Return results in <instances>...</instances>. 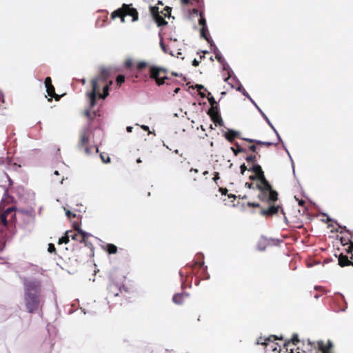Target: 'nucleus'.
Listing matches in <instances>:
<instances>
[{
	"mask_svg": "<svg viewBox=\"0 0 353 353\" xmlns=\"http://www.w3.org/2000/svg\"><path fill=\"white\" fill-rule=\"evenodd\" d=\"M239 90L240 91H242V89H241V87L240 86L239 88H238Z\"/></svg>",
	"mask_w": 353,
	"mask_h": 353,
	"instance_id": "338daca9",
	"label": "nucleus"
},
{
	"mask_svg": "<svg viewBox=\"0 0 353 353\" xmlns=\"http://www.w3.org/2000/svg\"><path fill=\"white\" fill-rule=\"evenodd\" d=\"M208 174V171H205V172H203V174H204V175H207Z\"/></svg>",
	"mask_w": 353,
	"mask_h": 353,
	"instance_id": "680f3d73",
	"label": "nucleus"
},
{
	"mask_svg": "<svg viewBox=\"0 0 353 353\" xmlns=\"http://www.w3.org/2000/svg\"><path fill=\"white\" fill-rule=\"evenodd\" d=\"M190 172H194L195 173H197L198 172V170L194 169V168H191L190 169Z\"/></svg>",
	"mask_w": 353,
	"mask_h": 353,
	"instance_id": "6e6d98bb",
	"label": "nucleus"
},
{
	"mask_svg": "<svg viewBox=\"0 0 353 353\" xmlns=\"http://www.w3.org/2000/svg\"><path fill=\"white\" fill-rule=\"evenodd\" d=\"M249 179L251 180V181H256L257 180L259 182L258 183H260V177L259 176H256V174H254V175H251L250 176Z\"/></svg>",
	"mask_w": 353,
	"mask_h": 353,
	"instance_id": "79ce46f5",
	"label": "nucleus"
},
{
	"mask_svg": "<svg viewBox=\"0 0 353 353\" xmlns=\"http://www.w3.org/2000/svg\"><path fill=\"white\" fill-rule=\"evenodd\" d=\"M45 86L46 88V92L51 98H54L56 101H59L61 97L56 94L55 88L52 83V79L48 77L45 79Z\"/></svg>",
	"mask_w": 353,
	"mask_h": 353,
	"instance_id": "f8f14e48",
	"label": "nucleus"
},
{
	"mask_svg": "<svg viewBox=\"0 0 353 353\" xmlns=\"http://www.w3.org/2000/svg\"><path fill=\"white\" fill-rule=\"evenodd\" d=\"M124 64H125V68H131L133 65V61L131 59H128L127 60H125Z\"/></svg>",
	"mask_w": 353,
	"mask_h": 353,
	"instance_id": "72a5a7b5",
	"label": "nucleus"
},
{
	"mask_svg": "<svg viewBox=\"0 0 353 353\" xmlns=\"http://www.w3.org/2000/svg\"><path fill=\"white\" fill-rule=\"evenodd\" d=\"M347 253L350 254L349 259L347 256L340 254L338 257L339 265L341 267L353 265V242L350 241V246L347 249Z\"/></svg>",
	"mask_w": 353,
	"mask_h": 353,
	"instance_id": "1a4fd4ad",
	"label": "nucleus"
},
{
	"mask_svg": "<svg viewBox=\"0 0 353 353\" xmlns=\"http://www.w3.org/2000/svg\"><path fill=\"white\" fill-rule=\"evenodd\" d=\"M228 197L230 198V197H235L234 195L231 194V195H228Z\"/></svg>",
	"mask_w": 353,
	"mask_h": 353,
	"instance_id": "0e129e2a",
	"label": "nucleus"
},
{
	"mask_svg": "<svg viewBox=\"0 0 353 353\" xmlns=\"http://www.w3.org/2000/svg\"><path fill=\"white\" fill-rule=\"evenodd\" d=\"M196 88L197 89V90L199 91V94L202 97V98H204L205 97V94L203 93V92H201V90H205L204 86L202 85H199V84H197L196 85Z\"/></svg>",
	"mask_w": 353,
	"mask_h": 353,
	"instance_id": "c85d7f7f",
	"label": "nucleus"
},
{
	"mask_svg": "<svg viewBox=\"0 0 353 353\" xmlns=\"http://www.w3.org/2000/svg\"><path fill=\"white\" fill-rule=\"evenodd\" d=\"M133 128L132 126H128L126 130L128 132H132Z\"/></svg>",
	"mask_w": 353,
	"mask_h": 353,
	"instance_id": "09e8293b",
	"label": "nucleus"
},
{
	"mask_svg": "<svg viewBox=\"0 0 353 353\" xmlns=\"http://www.w3.org/2000/svg\"><path fill=\"white\" fill-rule=\"evenodd\" d=\"M257 108L259 109V110L260 111V112L261 113V114L263 115V117L265 119V121L268 123V124L271 126V128L275 131V132L276 133L277 136L279 137V134H278L277 132L276 131V130L274 129V128L273 127V125L270 123V121L268 119V118L267 117V116L258 107H257Z\"/></svg>",
	"mask_w": 353,
	"mask_h": 353,
	"instance_id": "c756f323",
	"label": "nucleus"
},
{
	"mask_svg": "<svg viewBox=\"0 0 353 353\" xmlns=\"http://www.w3.org/2000/svg\"><path fill=\"white\" fill-rule=\"evenodd\" d=\"M257 156L259 157H261V155L259 154H253V155H249V156H247L246 158H245V160L247 162L250 163H253L254 164H256L255 163L257 161Z\"/></svg>",
	"mask_w": 353,
	"mask_h": 353,
	"instance_id": "b1692460",
	"label": "nucleus"
},
{
	"mask_svg": "<svg viewBox=\"0 0 353 353\" xmlns=\"http://www.w3.org/2000/svg\"><path fill=\"white\" fill-rule=\"evenodd\" d=\"M208 99L211 105L210 108H212V110H213V109H216V108H218L217 102L215 101L214 98L212 96H211L210 92H208Z\"/></svg>",
	"mask_w": 353,
	"mask_h": 353,
	"instance_id": "412c9836",
	"label": "nucleus"
},
{
	"mask_svg": "<svg viewBox=\"0 0 353 353\" xmlns=\"http://www.w3.org/2000/svg\"><path fill=\"white\" fill-rule=\"evenodd\" d=\"M257 108L259 109V110L260 111V112L261 113V114L263 115V117L265 119V121L268 123V124L271 126V128L275 131V132L276 133L277 136L279 137V134H278L277 132L276 131V130L274 129V128L273 127V125L270 123V121L268 119V118L267 117V116L258 107H257Z\"/></svg>",
	"mask_w": 353,
	"mask_h": 353,
	"instance_id": "7c9ffc66",
	"label": "nucleus"
},
{
	"mask_svg": "<svg viewBox=\"0 0 353 353\" xmlns=\"http://www.w3.org/2000/svg\"><path fill=\"white\" fill-rule=\"evenodd\" d=\"M65 214L66 216L68 217V218H72V217H76V214L74 213H72L71 211L70 210H66L65 211Z\"/></svg>",
	"mask_w": 353,
	"mask_h": 353,
	"instance_id": "58836bf2",
	"label": "nucleus"
},
{
	"mask_svg": "<svg viewBox=\"0 0 353 353\" xmlns=\"http://www.w3.org/2000/svg\"><path fill=\"white\" fill-rule=\"evenodd\" d=\"M5 243H2L0 245V250H2L4 248Z\"/></svg>",
	"mask_w": 353,
	"mask_h": 353,
	"instance_id": "4d7b16f0",
	"label": "nucleus"
},
{
	"mask_svg": "<svg viewBox=\"0 0 353 353\" xmlns=\"http://www.w3.org/2000/svg\"><path fill=\"white\" fill-rule=\"evenodd\" d=\"M70 233H72V230L65 232V235L59 239L58 243H68L69 242V239L70 238Z\"/></svg>",
	"mask_w": 353,
	"mask_h": 353,
	"instance_id": "a211bd4d",
	"label": "nucleus"
},
{
	"mask_svg": "<svg viewBox=\"0 0 353 353\" xmlns=\"http://www.w3.org/2000/svg\"><path fill=\"white\" fill-rule=\"evenodd\" d=\"M247 205L250 208H261V205L259 203L248 202Z\"/></svg>",
	"mask_w": 353,
	"mask_h": 353,
	"instance_id": "c9c22d12",
	"label": "nucleus"
},
{
	"mask_svg": "<svg viewBox=\"0 0 353 353\" xmlns=\"http://www.w3.org/2000/svg\"><path fill=\"white\" fill-rule=\"evenodd\" d=\"M250 171H252L254 173V174L256 175V176L260 177V183H266V181H268L267 179L265 176L264 172L262 170V168L259 164H254L252 167L249 169Z\"/></svg>",
	"mask_w": 353,
	"mask_h": 353,
	"instance_id": "4468645a",
	"label": "nucleus"
},
{
	"mask_svg": "<svg viewBox=\"0 0 353 353\" xmlns=\"http://www.w3.org/2000/svg\"><path fill=\"white\" fill-rule=\"evenodd\" d=\"M208 114L210 117L212 121L215 125H219L220 126L223 125V121L219 112L218 108L213 110L212 108H210L208 111Z\"/></svg>",
	"mask_w": 353,
	"mask_h": 353,
	"instance_id": "ddd939ff",
	"label": "nucleus"
},
{
	"mask_svg": "<svg viewBox=\"0 0 353 353\" xmlns=\"http://www.w3.org/2000/svg\"><path fill=\"white\" fill-rule=\"evenodd\" d=\"M141 128L143 129L144 130H149V128L147 125H142Z\"/></svg>",
	"mask_w": 353,
	"mask_h": 353,
	"instance_id": "603ef678",
	"label": "nucleus"
},
{
	"mask_svg": "<svg viewBox=\"0 0 353 353\" xmlns=\"http://www.w3.org/2000/svg\"><path fill=\"white\" fill-rule=\"evenodd\" d=\"M208 27L201 28V37L205 39L208 42H210V37H209Z\"/></svg>",
	"mask_w": 353,
	"mask_h": 353,
	"instance_id": "4be33fe9",
	"label": "nucleus"
},
{
	"mask_svg": "<svg viewBox=\"0 0 353 353\" xmlns=\"http://www.w3.org/2000/svg\"><path fill=\"white\" fill-rule=\"evenodd\" d=\"M200 19L199 20V24L201 28L207 27L206 20L204 17L203 11L199 12Z\"/></svg>",
	"mask_w": 353,
	"mask_h": 353,
	"instance_id": "5701e85b",
	"label": "nucleus"
},
{
	"mask_svg": "<svg viewBox=\"0 0 353 353\" xmlns=\"http://www.w3.org/2000/svg\"><path fill=\"white\" fill-rule=\"evenodd\" d=\"M230 150L233 152L235 156H237L239 153L241 152L247 153V150L242 148L237 142L234 143V146L231 147Z\"/></svg>",
	"mask_w": 353,
	"mask_h": 353,
	"instance_id": "f3484780",
	"label": "nucleus"
},
{
	"mask_svg": "<svg viewBox=\"0 0 353 353\" xmlns=\"http://www.w3.org/2000/svg\"><path fill=\"white\" fill-rule=\"evenodd\" d=\"M109 254H116L117 252V247L112 243H108L105 249Z\"/></svg>",
	"mask_w": 353,
	"mask_h": 353,
	"instance_id": "aec40b11",
	"label": "nucleus"
},
{
	"mask_svg": "<svg viewBox=\"0 0 353 353\" xmlns=\"http://www.w3.org/2000/svg\"><path fill=\"white\" fill-rule=\"evenodd\" d=\"M184 300V294H176L173 296L172 301L176 304H181L183 303Z\"/></svg>",
	"mask_w": 353,
	"mask_h": 353,
	"instance_id": "6ab92c4d",
	"label": "nucleus"
},
{
	"mask_svg": "<svg viewBox=\"0 0 353 353\" xmlns=\"http://www.w3.org/2000/svg\"><path fill=\"white\" fill-rule=\"evenodd\" d=\"M248 149H249L250 151H252V152H253L256 153V154H259V152H258V151H257V148H256V146L254 144H252V145H249V146H248Z\"/></svg>",
	"mask_w": 353,
	"mask_h": 353,
	"instance_id": "e433bc0d",
	"label": "nucleus"
},
{
	"mask_svg": "<svg viewBox=\"0 0 353 353\" xmlns=\"http://www.w3.org/2000/svg\"><path fill=\"white\" fill-rule=\"evenodd\" d=\"M108 299L119 298L120 304L126 302L130 298V291L124 285L117 283L112 281L108 285Z\"/></svg>",
	"mask_w": 353,
	"mask_h": 353,
	"instance_id": "39448f33",
	"label": "nucleus"
},
{
	"mask_svg": "<svg viewBox=\"0 0 353 353\" xmlns=\"http://www.w3.org/2000/svg\"><path fill=\"white\" fill-rule=\"evenodd\" d=\"M94 148L95 149L96 152H99V150H98V148H97V147H95V146H94Z\"/></svg>",
	"mask_w": 353,
	"mask_h": 353,
	"instance_id": "052dcab7",
	"label": "nucleus"
},
{
	"mask_svg": "<svg viewBox=\"0 0 353 353\" xmlns=\"http://www.w3.org/2000/svg\"><path fill=\"white\" fill-rule=\"evenodd\" d=\"M125 81V76L123 75V74H119L117 77V79H116V82H117V85L118 86H121V85Z\"/></svg>",
	"mask_w": 353,
	"mask_h": 353,
	"instance_id": "cd10ccee",
	"label": "nucleus"
},
{
	"mask_svg": "<svg viewBox=\"0 0 353 353\" xmlns=\"http://www.w3.org/2000/svg\"><path fill=\"white\" fill-rule=\"evenodd\" d=\"M161 14L165 17H170L171 14V8L170 7H165L164 8V10L161 12Z\"/></svg>",
	"mask_w": 353,
	"mask_h": 353,
	"instance_id": "2f4dec72",
	"label": "nucleus"
},
{
	"mask_svg": "<svg viewBox=\"0 0 353 353\" xmlns=\"http://www.w3.org/2000/svg\"><path fill=\"white\" fill-rule=\"evenodd\" d=\"M72 227L74 231H72V233H70V238L72 240L79 241L80 243H84L86 245H88L87 239L90 234L81 229L80 225L78 222H74Z\"/></svg>",
	"mask_w": 353,
	"mask_h": 353,
	"instance_id": "6e6552de",
	"label": "nucleus"
},
{
	"mask_svg": "<svg viewBox=\"0 0 353 353\" xmlns=\"http://www.w3.org/2000/svg\"><path fill=\"white\" fill-rule=\"evenodd\" d=\"M150 13L158 26H163L167 25L168 23L165 20V17L159 14L158 7H150Z\"/></svg>",
	"mask_w": 353,
	"mask_h": 353,
	"instance_id": "9b49d317",
	"label": "nucleus"
},
{
	"mask_svg": "<svg viewBox=\"0 0 353 353\" xmlns=\"http://www.w3.org/2000/svg\"><path fill=\"white\" fill-rule=\"evenodd\" d=\"M199 61L198 60H196V59H194L192 61V65L194 67H197V66H199Z\"/></svg>",
	"mask_w": 353,
	"mask_h": 353,
	"instance_id": "49530a36",
	"label": "nucleus"
},
{
	"mask_svg": "<svg viewBox=\"0 0 353 353\" xmlns=\"http://www.w3.org/2000/svg\"><path fill=\"white\" fill-rule=\"evenodd\" d=\"M270 341V339L268 338V339H265V342L263 343V344L267 345L268 343V341Z\"/></svg>",
	"mask_w": 353,
	"mask_h": 353,
	"instance_id": "864d4df0",
	"label": "nucleus"
},
{
	"mask_svg": "<svg viewBox=\"0 0 353 353\" xmlns=\"http://www.w3.org/2000/svg\"><path fill=\"white\" fill-rule=\"evenodd\" d=\"M0 219L4 226H7L8 223H14L16 221L14 208L12 207L7 208L1 214Z\"/></svg>",
	"mask_w": 353,
	"mask_h": 353,
	"instance_id": "9d476101",
	"label": "nucleus"
},
{
	"mask_svg": "<svg viewBox=\"0 0 353 353\" xmlns=\"http://www.w3.org/2000/svg\"><path fill=\"white\" fill-rule=\"evenodd\" d=\"M112 83L110 69L101 68L99 75L92 81V90L88 94L90 108L95 105L97 94L103 99L109 95V88Z\"/></svg>",
	"mask_w": 353,
	"mask_h": 353,
	"instance_id": "f03ea898",
	"label": "nucleus"
},
{
	"mask_svg": "<svg viewBox=\"0 0 353 353\" xmlns=\"http://www.w3.org/2000/svg\"><path fill=\"white\" fill-rule=\"evenodd\" d=\"M219 172H214V176L213 177V180L216 183V181L219 179Z\"/></svg>",
	"mask_w": 353,
	"mask_h": 353,
	"instance_id": "a18cd8bd",
	"label": "nucleus"
},
{
	"mask_svg": "<svg viewBox=\"0 0 353 353\" xmlns=\"http://www.w3.org/2000/svg\"><path fill=\"white\" fill-rule=\"evenodd\" d=\"M137 162L138 163H141V159H140V158L137 159Z\"/></svg>",
	"mask_w": 353,
	"mask_h": 353,
	"instance_id": "13d9d810",
	"label": "nucleus"
},
{
	"mask_svg": "<svg viewBox=\"0 0 353 353\" xmlns=\"http://www.w3.org/2000/svg\"><path fill=\"white\" fill-rule=\"evenodd\" d=\"M219 192L223 194V195H225L228 190L227 188H219Z\"/></svg>",
	"mask_w": 353,
	"mask_h": 353,
	"instance_id": "37998d69",
	"label": "nucleus"
},
{
	"mask_svg": "<svg viewBox=\"0 0 353 353\" xmlns=\"http://www.w3.org/2000/svg\"><path fill=\"white\" fill-rule=\"evenodd\" d=\"M192 12H193V13L198 14V12H199V10H198V9H196V8H194V9L192 10Z\"/></svg>",
	"mask_w": 353,
	"mask_h": 353,
	"instance_id": "5fc2aeb1",
	"label": "nucleus"
},
{
	"mask_svg": "<svg viewBox=\"0 0 353 353\" xmlns=\"http://www.w3.org/2000/svg\"><path fill=\"white\" fill-rule=\"evenodd\" d=\"M291 342L295 345L299 342V336L296 334H293L291 341H289L285 343V346L288 347L290 344Z\"/></svg>",
	"mask_w": 353,
	"mask_h": 353,
	"instance_id": "393cba45",
	"label": "nucleus"
},
{
	"mask_svg": "<svg viewBox=\"0 0 353 353\" xmlns=\"http://www.w3.org/2000/svg\"><path fill=\"white\" fill-rule=\"evenodd\" d=\"M240 132L234 130H228L223 134L224 137L230 143H232L235 139L241 138Z\"/></svg>",
	"mask_w": 353,
	"mask_h": 353,
	"instance_id": "2eb2a0df",
	"label": "nucleus"
},
{
	"mask_svg": "<svg viewBox=\"0 0 353 353\" xmlns=\"http://www.w3.org/2000/svg\"><path fill=\"white\" fill-rule=\"evenodd\" d=\"M245 186L246 188H248V189H254V188H256V185H254V184L253 183L247 182V183H245Z\"/></svg>",
	"mask_w": 353,
	"mask_h": 353,
	"instance_id": "4c0bfd02",
	"label": "nucleus"
},
{
	"mask_svg": "<svg viewBox=\"0 0 353 353\" xmlns=\"http://www.w3.org/2000/svg\"><path fill=\"white\" fill-rule=\"evenodd\" d=\"M23 304L26 310L30 314L42 310L44 301L41 295V283L37 279H23Z\"/></svg>",
	"mask_w": 353,
	"mask_h": 353,
	"instance_id": "f257e3e1",
	"label": "nucleus"
},
{
	"mask_svg": "<svg viewBox=\"0 0 353 353\" xmlns=\"http://www.w3.org/2000/svg\"><path fill=\"white\" fill-rule=\"evenodd\" d=\"M242 139L248 143H255L259 145H265L266 147H270V146L274 145L273 143L269 142V141H261L259 140H256V139H249V138H242Z\"/></svg>",
	"mask_w": 353,
	"mask_h": 353,
	"instance_id": "dca6fc26",
	"label": "nucleus"
},
{
	"mask_svg": "<svg viewBox=\"0 0 353 353\" xmlns=\"http://www.w3.org/2000/svg\"><path fill=\"white\" fill-rule=\"evenodd\" d=\"M4 193H5V194L8 193V190L7 189L4 190Z\"/></svg>",
	"mask_w": 353,
	"mask_h": 353,
	"instance_id": "e2e57ef3",
	"label": "nucleus"
},
{
	"mask_svg": "<svg viewBox=\"0 0 353 353\" xmlns=\"http://www.w3.org/2000/svg\"><path fill=\"white\" fill-rule=\"evenodd\" d=\"M172 75L175 76V77L178 76V74L175 72H172Z\"/></svg>",
	"mask_w": 353,
	"mask_h": 353,
	"instance_id": "bf43d9fd",
	"label": "nucleus"
},
{
	"mask_svg": "<svg viewBox=\"0 0 353 353\" xmlns=\"http://www.w3.org/2000/svg\"><path fill=\"white\" fill-rule=\"evenodd\" d=\"M190 1V0H181V2L183 5H188Z\"/></svg>",
	"mask_w": 353,
	"mask_h": 353,
	"instance_id": "de8ad7c7",
	"label": "nucleus"
},
{
	"mask_svg": "<svg viewBox=\"0 0 353 353\" xmlns=\"http://www.w3.org/2000/svg\"><path fill=\"white\" fill-rule=\"evenodd\" d=\"M214 54H215V57L216 59H217V61L219 62V63H223L224 59L223 58V57L221 56L219 50L216 48V49L214 50Z\"/></svg>",
	"mask_w": 353,
	"mask_h": 353,
	"instance_id": "bb28decb",
	"label": "nucleus"
},
{
	"mask_svg": "<svg viewBox=\"0 0 353 353\" xmlns=\"http://www.w3.org/2000/svg\"><path fill=\"white\" fill-rule=\"evenodd\" d=\"M126 16L132 17V22H135L139 19V13L137 9L132 7V4L123 3L120 8L114 10L111 14L112 19L119 17L123 23L125 21V17Z\"/></svg>",
	"mask_w": 353,
	"mask_h": 353,
	"instance_id": "423d86ee",
	"label": "nucleus"
},
{
	"mask_svg": "<svg viewBox=\"0 0 353 353\" xmlns=\"http://www.w3.org/2000/svg\"><path fill=\"white\" fill-rule=\"evenodd\" d=\"M240 170H241V174H244L245 172L248 170V168H247V166L244 163H243L240 166Z\"/></svg>",
	"mask_w": 353,
	"mask_h": 353,
	"instance_id": "ea45409f",
	"label": "nucleus"
},
{
	"mask_svg": "<svg viewBox=\"0 0 353 353\" xmlns=\"http://www.w3.org/2000/svg\"><path fill=\"white\" fill-rule=\"evenodd\" d=\"M54 174H57V175H58V174H59V172H58V171H57V170H56V171H54Z\"/></svg>",
	"mask_w": 353,
	"mask_h": 353,
	"instance_id": "69168bd1",
	"label": "nucleus"
},
{
	"mask_svg": "<svg viewBox=\"0 0 353 353\" xmlns=\"http://www.w3.org/2000/svg\"><path fill=\"white\" fill-rule=\"evenodd\" d=\"M85 115L90 119V120H93L96 115H97V113L96 112H92L90 110H88L85 112Z\"/></svg>",
	"mask_w": 353,
	"mask_h": 353,
	"instance_id": "a878e982",
	"label": "nucleus"
},
{
	"mask_svg": "<svg viewBox=\"0 0 353 353\" xmlns=\"http://www.w3.org/2000/svg\"><path fill=\"white\" fill-rule=\"evenodd\" d=\"M148 68L149 77L154 80L158 86L163 84L171 85L175 83V81H172L168 76V70L157 65H150L146 61H139L137 64V70L139 74H141L143 70Z\"/></svg>",
	"mask_w": 353,
	"mask_h": 353,
	"instance_id": "20e7f679",
	"label": "nucleus"
},
{
	"mask_svg": "<svg viewBox=\"0 0 353 353\" xmlns=\"http://www.w3.org/2000/svg\"><path fill=\"white\" fill-rule=\"evenodd\" d=\"M305 203V201H303V200H301V201H299V205L300 206H304Z\"/></svg>",
	"mask_w": 353,
	"mask_h": 353,
	"instance_id": "8fccbe9b",
	"label": "nucleus"
},
{
	"mask_svg": "<svg viewBox=\"0 0 353 353\" xmlns=\"http://www.w3.org/2000/svg\"><path fill=\"white\" fill-rule=\"evenodd\" d=\"M256 188L259 191L257 196L258 199L269 205L267 209L261 208V214L265 217L277 214L281 208V206L274 204L278 200V193L272 189L269 181H267L265 184L263 182L257 183L256 184Z\"/></svg>",
	"mask_w": 353,
	"mask_h": 353,
	"instance_id": "7ed1b4c3",
	"label": "nucleus"
},
{
	"mask_svg": "<svg viewBox=\"0 0 353 353\" xmlns=\"http://www.w3.org/2000/svg\"><path fill=\"white\" fill-rule=\"evenodd\" d=\"M242 89H243V95L247 97L249 99H250L251 101H252L254 103V101H252V99H251V97H250L248 93L245 90V89L244 88H242Z\"/></svg>",
	"mask_w": 353,
	"mask_h": 353,
	"instance_id": "c03bdc74",
	"label": "nucleus"
},
{
	"mask_svg": "<svg viewBox=\"0 0 353 353\" xmlns=\"http://www.w3.org/2000/svg\"><path fill=\"white\" fill-rule=\"evenodd\" d=\"M180 91V88H176L174 90V94H177Z\"/></svg>",
	"mask_w": 353,
	"mask_h": 353,
	"instance_id": "3c124183",
	"label": "nucleus"
},
{
	"mask_svg": "<svg viewBox=\"0 0 353 353\" xmlns=\"http://www.w3.org/2000/svg\"><path fill=\"white\" fill-rule=\"evenodd\" d=\"M91 130L90 128H85L83 129L79 135V141L78 143V148L80 150H83L84 152L89 155L92 153V148L88 145L90 141V137Z\"/></svg>",
	"mask_w": 353,
	"mask_h": 353,
	"instance_id": "0eeeda50",
	"label": "nucleus"
},
{
	"mask_svg": "<svg viewBox=\"0 0 353 353\" xmlns=\"http://www.w3.org/2000/svg\"><path fill=\"white\" fill-rule=\"evenodd\" d=\"M161 46H162L163 49H165L163 43H161Z\"/></svg>",
	"mask_w": 353,
	"mask_h": 353,
	"instance_id": "774afa93",
	"label": "nucleus"
},
{
	"mask_svg": "<svg viewBox=\"0 0 353 353\" xmlns=\"http://www.w3.org/2000/svg\"><path fill=\"white\" fill-rule=\"evenodd\" d=\"M3 103H4L3 95L2 92L0 91V108H5V107H3Z\"/></svg>",
	"mask_w": 353,
	"mask_h": 353,
	"instance_id": "a19ab883",
	"label": "nucleus"
},
{
	"mask_svg": "<svg viewBox=\"0 0 353 353\" xmlns=\"http://www.w3.org/2000/svg\"><path fill=\"white\" fill-rule=\"evenodd\" d=\"M100 157H101V159L103 162H104L105 163L110 162V158L109 157V156L108 154H101Z\"/></svg>",
	"mask_w": 353,
	"mask_h": 353,
	"instance_id": "473e14b6",
	"label": "nucleus"
},
{
	"mask_svg": "<svg viewBox=\"0 0 353 353\" xmlns=\"http://www.w3.org/2000/svg\"><path fill=\"white\" fill-rule=\"evenodd\" d=\"M48 251L50 253H56V248L52 243H49Z\"/></svg>",
	"mask_w": 353,
	"mask_h": 353,
	"instance_id": "f704fd0d",
	"label": "nucleus"
}]
</instances>
